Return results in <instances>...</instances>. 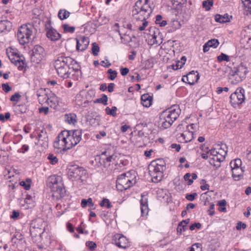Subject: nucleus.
<instances>
[{"mask_svg":"<svg viewBox=\"0 0 251 251\" xmlns=\"http://www.w3.org/2000/svg\"><path fill=\"white\" fill-rule=\"evenodd\" d=\"M47 37L52 41H56L61 38V35L52 27L46 28Z\"/></svg>","mask_w":251,"mask_h":251,"instance_id":"aec40b11","label":"nucleus"},{"mask_svg":"<svg viewBox=\"0 0 251 251\" xmlns=\"http://www.w3.org/2000/svg\"><path fill=\"white\" fill-rule=\"evenodd\" d=\"M76 40V50L77 51H83L85 50L88 48L90 43L89 38L83 35L77 36Z\"/></svg>","mask_w":251,"mask_h":251,"instance_id":"2eb2a0df","label":"nucleus"},{"mask_svg":"<svg viewBox=\"0 0 251 251\" xmlns=\"http://www.w3.org/2000/svg\"><path fill=\"white\" fill-rule=\"evenodd\" d=\"M64 134L63 130L58 135L53 143V147L58 152H65L67 151L65 135Z\"/></svg>","mask_w":251,"mask_h":251,"instance_id":"9d476101","label":"nucleus"},{"mask_svg":"<svg viewBox=\"0 0 251 251\" xmlns=\"http://www.w3.org/2000/svg\"><path fill=\"white\" fill-rule=\"evenodd\" d=\"M70 14V13L66 9H60L58 12V16L61 20H64L68 18Z\"/></svg>","mask_w":251,"mask_h":251,"instance_id":"2f4dec72","label":"nucleus"},{"mask_svg":"<svg viewBox=\"0 0 251 251\" xmlns=\"http://www.w3.org/2000/svg\"><path fill=\"white\" fill-rule=\"evenodd\" d=\"M193 138V131H190L189 127L188 130H186L183 132L177 135V139L181 143L190 142Z\"/></svg>","mask_w":251,"mask_h":251,"instance_id":"a211bd4d","label":"nucleus"},{"mask_svg":"<svg viewBox=\"0 0 251 251\" xmlns=\"http://www.w3.org/2000/svg\"><path fill=\"white\" fill-rule=\"evenodd\" d=\"M245 7L247 15H251V0H242Z\"/></svg>","mask_w":251,"mask_h":251,"instance_id":"e433bc0d","label":"nucleus"},{"mask_svg":"<svg viewBox=\"0 0 251 251\" xmlns=\"http://www.w3.org/2000/svg\"><path fill=\"white\" fill-rule=\"evenodd\" d=\"M17 110L19 111L20 113H24L27 110L26 106L24 104H20L17 106Z\"/></svg>","mask_w":251,"mask_h":251,"instance_id":"4d7b16f0","label":"nucleus"},{"mask_svg":"<svg viewBox=\"0 0 251 251\" xmlns=\"http://www.w3.org/2000/svg\"><path fill=\"white\" fill-rule=\"evenodd\" d=\"M215 20L217 22L220 23H225L229 22L230 20L227 14H224V15L217 14L215 16Z\"/></svg>","mask_w":251,"mask_h":251,"instance_id":"cd10ccee","label":"nucleus"},{"mask_svg":"<svg viewBox=\"0 0 251 251\" xmlns=\"http://www.w3.org/2000/svg\"><path fill=\"white\" fill-rule=\"evenodd\" d=\"M201 227V224L199 223H194L190 226V229L191 230H194L196 228L199 229Z\"/></svg>","mask_w":251,"mask_h":251,"instance_id":"69168bd1","label":"nucleus"},{"mask_svg":"<svg viewBox=\"0 0 251 251\" xmlns=\"http://www.w3.org/2000/svg\"><path fill=\"white\" fill-rule=\"evenodd\" d=\"M248 72V68L243 64H240L236 67L233 68L230 73V79L235 80V83L242 81L246 77Z\"/></svg>","mask_w":251,"mask_h":251,"instance_id":"6e6552de","label":"nucleus"},{"mask_svg":"<svg viewBox=\"0 0 251 251\" xmlns=\"http://www.w3.org/2000/svg\"><path fill=\"white\" fill-rule=\"evenodd\" d=\"M2 87L3 90L6 93L9 92L11 89V87L8 85V84L6 83L2 84Z\"/></svg>","mask_w":251,"mask_h":251,"instance_id":"338daca9","label":"nucleus"},{"mask_svg":"<svg viewBox=\"0 0 251 251\" xmlns=\"http://www.w3.org/2000/svg\"><path fill=\"white\" fill-rule=\"evenodd\" d=\"M81 205L82 207H85L87 205L93 207L94 206V203L93 202L92 199L89 198L87 200L82 199L81 200Z\"/></svg>","mask_w":251,"mask_h":251,"instance_id":"c9c22d12","label":"nucleus"},{"mask_svg":"<svg viewBox=\"0 0 251 251\" xmlns=\"http://www.w3.org/2000/svg\"><path fill=\"white\" fill-rule=\"evenodd\" d=\"M64 135H65V140L66 142V147L67 151L73 148L72 146L71 141L69 138V132H68V130H64Z\"/></svg>","mask_w":251,"mask_h":251,"instance_id":"72a5a7b5","label":"nucleus"},{"mask_svg":"<svg viewBox=\"0 0 251 251\" xmlns=\"http://www.w3.org/2000/svg\"><path fill=\"white\" fill-rule=\"evenodd\" d=\"M213 5V1L212 0H205L202 2V6L205 9L208 11L210 9L211 6Z\"/></svg>","mask_w":251,"mask_h":251,"instance_id":"c03bdc74","label":"nucleus"},{"mask_svg":"<svg viewBox=\"0 0 251 251\" xmlns=\"http://www.w3.org/2000/svg\"><path fill=\"white\" fill-rule=\"evenodd\" d=\"M48 185L53 193V197L60 199L64 196L65 189L61 176L56 175L50 176L48 178Z\"/></svg>","mask_w":251,"mask_h":251,"instance_id":"0eeeda50","label":"nucleus"},{"mask_svg":"<svg viewBox=\"0 0 251 251\" xmlns=\"http://www.w3.org/2000/svg\"><path fill=\"white\" fill-rule=\"evenodd\" d=\"M92 53L94 56H97L98 55V53L100 51V48L98 46V44L94 42L92 44Z\"/></svg>","mask_w":251,"mask_h":251,"instance_id":"49530a36","label":"nucleus"},{"mask_svg":"<svg viewBox=\"0 0 251 251\" xmlns=\"http://www.w3.org/2000/svg\"><path fill=\"white\" fill-rule=\"evenodd\" d=\"M186 229V226L182 224V223H179L177 228V232L181 234L182 231H184Z\"/></svg>","mask_w":251,"mask_h":251,"instance_id":"13d9d810","label":"nucleus"},{"mask_svg":"<svg viewBox=\"0 0 251 251\" xmlns=\"http://www.w3.org/2000/svg\"><path fill=\"white\" fill-rule=\"evenodd\" d=\"M165 113H167V115L168 116L169 119L172 120V123L178 117L180 110L177 106H174L168 110L164 111Z\"/></svg>","mask_w":251,"mask_h":251,"instance_id":"6ab92c4d","label":"nucleus"},{"mask_svg":"<svg viewBox=\"0 0 251 251\" xmlns=\"http://www.w3.org/2000/svg\"><path fill=\"white\" fill-rule=\"evenodd\" d=\"M16 66L18 67L19 70H23L25 68V63L23 59L20 58L19 61L16 62Z\"/></svg>","mask_w":251,"mask_h":251,"instance_id":"09e8293b","label":"nucleus"},{"mask_svg":"<svg viewBox=\"0 0 251 251\" xmlns=\"http://www.w3.org/2000/svg\"><path fill=\"white\" fill-rule=\"evenodd\" d=\"M166 163L162 159H159L151 162L149 165V174L153 182L160 181L163 176V172L166 168Z\"/></svg>","mask_w":251,"mask_h":251,"instance_id":"7ed1b4c3","label":"nucleus"},{"mask_svg":"<svg viewBox=\"0 0 251 251\" xmlns=\"http://www.w3.org/2000/svg\"><path fill=\"white\" fill-rule=\"evenodd\" d=\"M197 196V194L196 193H194L193 194H187L185 196V198L190 201H193L195 197Z\"/></svg>","mask_w":251,"mask_h":251,"instance_id":"680f3d73","label":"nucleus"},{"mask_svg":"<svg viewBox=\"0 0 251 251\" xmlns=\"http://www.w3.org/2000/svg\"><path fill=\"white\" fill-rule=\"evenodd\" d=\"M162 17L161 15H157L156 16L155 23L159 25L160 26H164L167 25V21L162 20Z\"/></svg>","mask_w":251,"mask_h":251,"instance_id":"58836bf2","label":"nucleus"},{"mask_svg":"<svg viewBox=\"0 0 251 251\" xmlns=\"http://www.w3.org/2000/svg\"><path fill=\"white\" fill-rule=\"evenodd\" d=\"M185 77L187 83L190 85H194L199 79V73L194 71L189 72Z\"/></svg>","mask_w":251,"mask_h":251,"instance_id":"4be33fe9","label":"nucleus"},{"mask_svg":"<svg viewBox=\"0 0 251 251\" xmlns=\"http://www.w3.org/2000/svg\"><path fill=\"white\" fill-rule=\"evenodd\" d=\"M163 35L158 29H155L153 35V43L160 45L162 43Z\"/></svg>","mask_w":251,"mask_h":251,"instance_id":"393cba45","label":"nucleus"},{"mask_svg":"<svg viewBox=\"0 0 251 251\" xmlns=\"http://www.w3.org/2000/svg\"><path fill=\"white\" fill-rule=\"evenodd\" d=\"M20 97L21 95L19 93H16L11 97L10 100L12 101H17L19 100Z\"/></svg>","mask_w":251,"mask_h":251,"instance_id":"e2e57ef3","label":"nucleus"},{"mask_svg":"<svg viewBox=\"0 0 251 251\" xmlns=\"http://www.w3.org/2000/svg\"><path fill=\"white\" fill-rule=\"evenodd\" d=\"M214 207H215V205L213 203H212L210 204L209 209L208 210V214L210 216H213L214 214V213H215V212L214 210Z\"/></svg>","mask_w":251,"mask_h":251,"instance_id":"0e129e2a","label":"nucleus"},{"mask_svg":"<svg viewBox=\"0 0 251 251\" xmlns=\"http://www.w3.org/2000/svg\"><path fill=\"white\" fill-rule=\"evenodd\" d=\"M187 251H202L201 245L200 243H195Z\"/></svg>","mask_w":251,"mask_h":251,"instance_id":"37998d69","label":"nucleus"},{"mask_svg":"<svg viewBox=\"0 0 251 251\" xmlns=\"http://www.w3.org/2000/svg\"><path fill=\"white\" fill-rule=\"evenodd\" d=\"M101 206H105L106 208H109L111 207V204L108 199H104L100 203Z\"/></svg>","mask_w":251,"mask_h":251,"instance_id":"6e6d98bb","label":"nucleus"},{"mask_svg":"<svg viewBox=\"0 0 251 251\" xmlns=\"http://www.w3.org/2000/svg\"><path fill=\"white\" fill-rule=\"evenodd\" d=\"M152 98L148 94H144L141 96V103L146 107L150 106L151 104Z\"/></svg>","mask_w":251,"mask_h":251,"instance_id":"bb28decb","label":"nucleus"},{"mask_svg":"<svg viewBox=\"0 0 251 251\" xmlns=\"http://www.w3.org/2000/svg\"><path fill=\"white\" fill-rule=\"evenodd\" d=\"M38 100L40 103L47 102V98H49L46 92V90L41 89L37 92Z\"/></svg>","mask_w":251,"mask_h":251,"instance_id":"b1692460","label":"nucleus"},{"mask_svg":"<svg viewBox=\"0 0 251 251\" xmlns=\"http://www.w3.org/2000/svg\"><path fill=\"white\" fill-rule=\"evenodd\" d=\"M227 147L225 144L215 145L213 149L209 150L210 154L213 157L210 159V163L216 168L220 166V163L225 159L227 153Z\"/></svg>","mask_w":251,"mask_h":251,"instance_id":"39448f33","label":"nucleus"},{"mask_svg":"<svg viewBox=\"0 0 251 251\" xmlns=\"http://www.w3.org/2000/svg\"><path fill=\"white\" fill-rule=\"evenodd\" d=\"M140 202L141 216L144 217L148 215L149 212L148 200L146 197L142 195V198Z\"/></svg>","mask_w":251,"mask_h":251,"instance_id":"412c9836","label":"nucleus"},{"mask_svg":"<svg viewBox=\"0 0 251 251\" xmlns=\"http://www.w3.org/2000/svg\"><path fill=\"white\" fill-rule=\"evenodd\" d=\"M10 117V114L9 112H6L4 115L2 114H0V121L3 122L5 119L8 120Z\"/></svg>","mask_w":251,"mask_h":251,"instance_id":"052dcab7","label":"nucleus"},{"mask_svg":"<svg viewBox=\"0 0 251 251\" xmlns=\"http://www.w3.org/2000/svg\"><path fill=\"white\" fill-rule=\"evenodd\" d=\"M136 182L135 172L133 170L123 173L118 176L116 188L119 191L126 190Z\"/></svg>","mask_w":251,"mask_h":251,"instance_id":"20e7f679","label":"nucleus"},{"mask_svg":"<svg viewBox=\"0 0 251 251\" xmlns=\"http://www.w3.org/2000/svg\"><path fill=\"white\" fill-rule=\"evenodd\" d=\"M47 104L50 107L55 108L57 106V101L55 97H50L47 98Z\"/></svg>","mask_w":251,"mask_h":251,"instance_id":"f704fd0d","label":"nucleus"},{"mask_svg":"<svg viewBox=\"0 0 251 251\" xmlns=\"http://www.w3.org/2000/svg\"><path fill=\"white\" fill-rule=\"evenodd\" d=\"M117 107L116 106H113L111 109L109 107H107L105 108V112L107 115H111L112 116H116L117 115L116 111Z\"/></svg>","mask_w":251,"mask_h":251,"instance_id":"ea45409f","label":"nucleus"},{"mask_svg":"<svg viewBox=\"0 0 251 251\" xmlns=\"http://www.w3.org/2000/svg\"><path fill=\"white\" fill-rule=\"evenodd\" d=\"M20 185L23 186L25 190H29L30 188V184L24 181H21L20 182Z\"/></svg>","mask_w":251,"mask_h":251,"instance_id":"774afa93","label":"nucleus"},{"mask_svg":"<svg viewBox=\"0 0 251 251\" xmlns=\"http://www.w3.org/2000/svg\"><path fill=\"white\" fill-rule=\"evenodd\" d=\"M73 62L76 64V62L69 56H60L58 57L54 63V66L58 75L61 77L67 78L70 77L72 70L78 71L77 68L70 67Z\"/></svg>","mask_w":251,"mask_h":251,"instance_id":"f03ea898","label":"nucleus"},{"mask_svg":"<svg viewBox=\"0 0 251 251\" xmlns=\"http://www.w3.org/2000/svg\"><path fill=\"white\" fill-rule=\"evenodd\" d=\"M217 59L219 62H222V61H229V58L228 56L223 53H221L220 55L218 56Z\"/></svg>","mask_w":251,"mask_h":251,"instance_id":"864d4df0","label":"nucleus"},{"mask_svg":"<svg viewBox=\"0 0 251 251\" xmlns=\"http://www.w3.org/2000/svg\"><path fill=\"white\" fill-rule=\"evenodd\" d=\"M244 90H237L234 93H232L230 96V102L232 105H238L242 103L245 100L244 95Z\"/></svg>","mask_w":251,"mask_h":251,"instance_id":"4468645a","label":"nucleus"},{"mask_svg":"<svg viewBox=\"0 0 251 251\" xmlns=\"http://www.w3.org/2000/svg\"><path fill=\"white\" fill-rule=\"evenodd\" d=\"M63 29L66 32L70 33H73L75 31V28L74 26H70L67 24H64L62 25Z\"/></svg>","mask_w":251,"mask_h":251,"instance_id":"603ef678","label":"nucleus"},{"mask_svg":"<svg viewBox=\"0 0 251 251\" xmlns=\"http://www.w3.org/2000/svg\"><path fill=\"white\" fill-rule=\"evenodd\" d=\"M115 156L114 155H110L106 157L105 158H103V164L105 167H108L110 165V162H113L115 160Z\"/></svg>","mask_w":251,"mask_h":251,"instance_id":"4c0bfd02","label":"nucleus"},{"mask_svg":"<svg viewBox=\"0 0 251 251\" xmlns=\"http://www.w3.org/2000/svg\"><path fill=\"white\" fill-rule=\"evenodd\" d=\"M40 145L46 148L48 146V137L45 131L42 130L38 135Z\"/></svg>","mask_w":251,"mask_h":251,"instance_id":"5701e85b","label":"nucleus"},{"mask_svg":"<svg viewBox=\"0 0 251 251\" xmlns=\"http://www.w3.org/2000/svg\"><path fill=\"white\" fill-rule=\"evenodd\" d=\"M45 55V50L39 45H36L32 50L31 60L36 63H40Z\"/></svg>","mask_w":251,"mask_h":251,"instance_id":"9b49d317","label":"nucleus"},{"mask_svg":"<svg viewBox=\"0 0 251 251\" xmlns=\"http://www.w3.org/2000/svg\"><path fill=\"white\" fill-rule=\"evenodd\" d=\"M190 176L191 174L190 173H186L184 176V179L185 181H188V185H191L193 182V179H190Z\"/></svg>","mask_w":251,"mask_h":251,"instance_id":"bf43d9fd","label":"nucleus"},{"mask_svg":"<svg viewBox=\"0 0 251 251\" xmlns=\"http://www.w3.org/2000/svg\"><path fill=\"white\" fill-rule=\"evenodd\" d=\"M158 124L160 129H164L170 127L173 123L172 120L167 115V113L163 111L160 115Z\"/></svg>","mask_w":251,"mask_h":251,"instance_id":"f3484780","label":"nucleus"},{"mask_svg":"<svg viewBox=\"0 0 251 251\" xmlns=\"http://www.w3.org/2000/svg\"><path fill=\"white\" fill-rule=\"evenodd\" d=\"M170 25L173 28V30L179 29L181 26L180 23L177 20H172L170 23Z\"/></svg>","mask_w":251,"mask_h":251,"instance_id":"a19ab883","label":"nucleus"},{"mask_svg":"<svg viewBox=\"0 0 251 251\" xmlns=\"http://www.w3.org/2000/svg\"><path fill=\"white\" fill-rule=\"evenodd\" d=\"M86 246L89 248L90 250L93 251L97 247L96 244L93 241H87Z\"/></svg>","mask_w":251,"mask_h":251,"instance_id":"5fc2aeb1","label":"nucleus"},{"mask_svg":"<svg viewBox=\"0 0 251 251\" xmlns=\"http://www.w3.org/2000/svg\"><path fill=\"white\" fill-rule=\"evenodd\" d=\"M85 98L80 94L76 95L75 97V104L79 106H85L84 104L86 102Z\"/></svg>","mask_w":251,"mask_h":251,"instance_id":"c85d7f7f","label":"nucleus"},{"mask_svg":"<svg viewBox=\"0 0 251 251\" xmlns=\"http://www.w3.org/2000/svg\"><path fill=\"white\" fill-rule=\"evenodd\" d=\"M47 158L49 160L50 163L52 165L56 164L58 161V158L52 153H50Z\"/></svg>","mask_w":251,"mask_h":251,"instance_id":"79ce46f5","label":"nucleus"},{"mask_svg":"<svg viewBox=\"0 0 251 251\" xmlns=\"http://www.w3.org/2000/svg\"><path fill=\"white\" fill-rule=\"evenodd\" d=\"M241 164L242 161L240 159H236L234 160L231 161L230 163L231 170L235 168H242L241 167Z\"/></svg>","mask_w":251,"mask_h":251,"instance_id":"473e14b6","label":"nucleus"},{"mask_svg":"<svg viewBox=\"0 0 251 251\" xmlns=\"http://www.w3.org/2000/svg\"><path fill=\"white\" fill-rule=\"evenodd\" d=\"M219 44V42L217 39H213L210 40H209L207 42V45L208 46H210L211 47L216 48H217Z\"/></svg>","mask_w":251,"mask_h":251,"instance_id":"a18cd8bd","label":"nucleus"},{"mask_svg":"<svg viewBox=\"0 0 251 251\" xmlns=\"http://www.w3.org/2000/svg\"><path fill=\"white\" fill-rule=\"evenodd\" d=\"M108 98L107 96L104 94H103L101 98L98 99L97 101L99 103H101L104 105L107 104Z\"/></svg>","mask_w":251,"mask_h":251,"instance_id":"8fccbe9b","label":"nucleus"},{"mask_svg":"<svg viewBox=\"0 0 251 251\" xmlns=\"http://www.w3.org/2000/svg\"><path fill=\"white\" fill-rule=\"evenodd\" d=\"M68 174L70 178L80 179L82 181L87 177L88 175L86 170L76 165L69 166Z\"/></svg>","mask_w":251,"mask_h":251,"instance_id":"1a4fd4ad","label":"nucleus"},{"mask_svg":"<svg viewBox=\"0 0 251 251\" xmlns=\"http://www.w3.org/2000/svg\"><path fill=\"white\" fill-rule=\"evenodd\" d=\"M36 29L29 24L22 26L17 32V38L20 44L25 45L31 42L35 38Z\"/></svg>","mask_w":251,"mask_h":251,"instance_id":"423d86ee","label":"nucleus"},{"mask_svg":"<svg viewBox=\"0 0 251 251\" xmlns=\"http://www.w3.org/2000/svg\"><path fill=\"white\" fill-rule=\"evenodd\" d=\"M67 117L66 119V121H67L69 124H74L75 122H76V116L75 114H70V115H67Z\"/></svg>","mask_w":251,"mask_h":251,"instance_id":"3c124183","label":"nucleus"},{"mask_svg":"<svg viewBox=\"0 0 251 251\" xmlns=\"http://www.w3.org/2000/svg\"><path fill=\"white\" fill-rule=\"evenodd\" d=\"M152 11L148 0H138L135 3L132 11V16L134 20L142 22V25L138 27L140 31L144 30L148 25L146 20L150 17Z\"/></svg>","mask_w":251,"mask_h":251,"instance_id":"f257e3e1","label":"nucleus"},{"mask_svg":"<svg viewBox=\"0 0 251 251\" xmlns=\"http://www.w3.org/2000/svg\"><path fill=\"white\" fill-rule=\"evenodd\" d=\"M112 243L120 248L125 249L129 246L128 239L121 234H116L113 236Z\"/></svg>","mask_w":251,"mask_h":251,"instance_id":"ddd939ff","label":"nucleus"},{"mask_svg":"<svg viewBox=\"0 0 251 251\" xmlns=\"http://www.w3.org/2000/svg\"><path fill=\"white\" fill-rule=\"evenodd\" d=\"M30 232L32 236L36 237L38 235H41L43 233V231L41 228L31 226L30 229Z\"/></svg>","mask_w":251,"mask_h":251,"instance_id":"7c9ffc66","label":"nucleus"},{"mask_svg":"<svg viewBox=\"0 0 251 251\" xmlns=\"http://www.w3.org/2000/svg\"><path fill=\"white\" fill-rule=\"evenodd\" d=\"M242 34L245 36V40L251 39V25L245 28L242 32Z\"/></svg>","mask_w":251,"mask_h":251,"instance_id":"c756f323","label":"nucleus"},{"mask_svg":"<svg viewBox=\"0 0 251 251\" xmlns=\"http://www.w3.org/2000/svg\"><path fill=\"white\" fill-rule=\"evenodd\" d=\"M125 26L124 27L120 28L119 24L118 23H115L113 25L114 30L119 32L120 35L122 42L124 44H128L132 40L131 36L128 33V31L125 32Z\"/></svg>","mask_w":251,"mask_h":251,"instance_id":"f8f14e48","label":"nucleus"},{"mask_svg":"<svg viewBox=\"0 0 251 251\" xmlns=\"http://www.w3.org/2000/svg\"><path fill=\"white\" fill-rule=\"evenodd\" d=\"M107 73L110 75L108 77V79L113 80L115 79L117 75V72L116 71H113L111 69L108 70Z\"/></svg>","mask_w":251,"mask_h":251,"instance_id":"de8ad7c7","label":"nucleus"},{"mask_svg":"<svg viewBox=\"0 0 251 251\" xmlns=\"http://www.w3.org/2000/svg\"><path fill=\"white\" fill-rule=\"evenodd\" d=\"M244 170L242 168H238L232 170V177L235 180H239L243 177Z\"/></svg>","mask_w":251,"mask_h":251,"instance_id":"a878e982","label":"nucleus"},{"mask_svg":"<svg viewBox=\"0 0 251 251\" xmlns=\"http://www.w3.org/2000/svg\"><path fill=\"white\" fill-rule=\"evenodd\" d=\"M69 138L73 148L76 146L81 140L82 130L81 129L68 130Z\"/></svg>","mask_w":251,"mask_h":251,"instance_id":"dca6fc26","label":"nucleus"}]
</instances>
